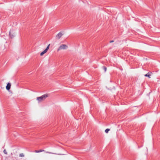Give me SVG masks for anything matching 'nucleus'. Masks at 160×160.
Here are the masks:
<instances>
[{"instance_id": "1", "label": "nucleus", "mask_w": 160, "mask_h": 160, "mask_svg": "<svg viewBox=\"0 0 160 160\" xmlns=\"http://www.w3.org/2000/svg\"><path fill=\"white\" fill-rule=\"evenodd\" d=\"M48 97V95L47 94H45L41 97H37V100L39 101H41L42 100H45Z\"/></svg>"}, {"instance_id": "2", "label": "nucleus", "mask_w": 160, "mask_h": 160, "mask_svg": "<svg viewBox=\"0 0 160 160\" xmlns=\"http://www.w3.org/2000/svg\"><path fill=\"white\" fill-rule=\"evenodd\" d=\"M68 48V47L65 44H62L61 45L57 50V51H58L61 49H66Z\"/></svg>"}, {"instance_id": "3", "label": "nucleus", "mask_w": 160, "mask_h": 160, "mask_svg": "<svg viewBox=\"0 0 160 160\" xmlns=\"http://www.w3.org/2000/svg\"><path fill=\"white\" fill-rule=\"evenodd\" d=\"M63 35V33L62 32H60L56 35V38L58 39H59Z\"/></svg>"}, {"instance_id": "4", "label": "nucleus", "mask_w": 160, "mask_h": 160, "mask_svg": "<svg viewBox=\"0 0 160 160\" xmlns=\"http://www.w3.org/2000/svg\"><path fill=\"white\" fill-rule=\"evenodd\" d=\"M11 86V84L9 82L8 83L6 86V89H7V90H9L10 89Z\"/></svg>"}, {"instance_id": "5", "label": "nucleus", "mask_w": 160, "mask_h": 160, "mask_svg": "<svg viewBox=\"0 0 160 160\" xmlns=\"http://www.w3.org/2000/svg\"><path fill=\"white\" fill-rule=\"evenodd\" d=\"M9 36H10V37L11 38H13L15 36V35L13 33H12V31H11V30H10V31L9 32Z\"/></svg>"}, {"instance_id": "6", "label": "nucleus", "mask_w": 160, "mask_h": 160, "mask_svg": "<svg viewBox=\"0 0 160 160\" xmlns=\"http://www.w3.org/2000/svg\"><path fill=\"white\" fill-rule=\"evenodd\" d=\"M152 72H149L148 73L145 75V76L148 77L149 78H150V76L151 75Z\"/></svg>"}, {"instance_id": "7", "label": "nucleus", "mask_w": 160, "mask_h": 160, "mask_svg": "<svg viewBox=\"0 0 160 160\" xmlns=\"http://www.w3.org/2000/svg\"><path fill=\"white\" fill-rule=\"evenodd\" d=\"M44 151V150H35V152L38 153V152H42Z\"/></svg>"}, {"instance_id": "8", "label": "nucleus", "mask_w": 160, "mask_h": 160, "mask_svg": "<svg viewBox=\"0 0 160 160\" xmlns=\"http://www.w3.org/2000/svg\"><path fill=\"white\" fill-rule=\"evenodd\" d=\"M47 52L45 50L40 53V55L42 56Z\"/></svg>"}, {"instance_id": "9", "label": "nucleus", "mask_w": 160, "mask_h": 160, "mask_svg": "<svg viewBox=\"0 0 160 160\" xmlns=\"http://www.w3.org/2000/svg\"><path fill=\"white\" fill-rule=\"evenodd\" d=\"M50 44H49L47 47L45 49V50H46L47 52L49 48V46H50Z\"/></svg>"}, {"instance_id": "10", "label": "nucleus", "mask_w": 160, "mask_h": 160, "mask_svg": "<svg viewBox=\"0 0 160 160\" xmlns=\"http://www.w3.org/2000/svg\"><path fill=\"white\" fill-rule=\"evenodd\" d=\"M50 44H49L47 47L45 49V50H46L47 52L49 48V46H50Z\"/></svg>"}, {"instance_id": "11", "label": "nucleus", "mask_w": 160, "mask_h": 160, "mask_svg": "<svg viewBox=\"0 0 160 160\" xmlns=\"http://www.w3.org/2000/svg\"><path fill=\"white\" fill-rule=\"evenodd\" d=\"M19 156L21 157H23L24 156V155L23 153H21L19 154Z\"/></svg>"}, {"instance_id": "12", "label": "nucleus", "mask_w": 160, "mask_h": 160, "mask_svg": "<svg viewBox=\"0 0 160 160\" xmlns=\"http://www.w3.org/2000/svg\"><path fill=\"white\" fill-rule=\"evenodd\" d=\"M110 129L109 128H107L105 130V132L106 133H107L108 132L110 131Z\"/></svg>"}, {"instance_id": "13", "label": "nucleus", "mask_w": 160, "mask_h": 160, "mask_svg": "<svg viewBox=\"0 0 160 160\" xmlns=\"http://www.w3.org/2000/svg\"><path fill=\"white\" fill-rule=\"evenodd\" d=\"M103 69L104 70L105 72H106V71L107 70V68L106 67H105V66H103Z\"/></svg>"}, {"instance_id": "14", "label": "nucleus", "mask_w": 160, "mask_h": 160, "mask_svg": "<svg viewBox=\"0 0 160 160\" xmlns=\"http://www.w3.org/2000/svg\"><path fill=\"white\" fill-rule=\"evenodd\" d=\"M3 152L6 154H7V152L5 149H4L3 151Z\"/></svg>"}, {"instance_id": "15", "label": "nucleus", "mask_w": 160, "mask_h": 160, "mask_svg": "<svg viewBox=\"0 0 160 160\" xmlns=\"http://www.w3.org/2000/svg\"><path fill=\"white\" fill-rule=\"evenodd\" d=\"M114 42V41L113 40H112V41H110V43H112V42Z\"/></svg>"}, {"instance_id": "16", "label": "nucleus", "mask_w": 160, "mask_h": 160, "mask_svg": "<svg viewBox=\"0 0 160 160\" xmlns=\"http://www.w3.org/2000/svg\"><path fill=\"white\" fill-rule=\"evenodd\" d=\"M47 153H50V152H47Z\"/></svg>"}]
</instances>
